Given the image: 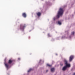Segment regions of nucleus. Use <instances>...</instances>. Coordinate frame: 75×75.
Segmentation results:
<instances>
[{"instance_id":"f257e3e1","label":"nucleus","mask_w":75,"mask_h":75,"mask_svg":"<svg viewBox=\"0 0 75 75\" xmlns=\"http://www.w3.org/2000/svg\"><path fill=\"white\" fill-rule=\"evenodd\" d=\"M63 13H64V9L62 8H60L59 9L57 15L56 16V17H54L53 18L54 21H55L57 19L59 18V17L63 14Z\"/></svg>"},{"instance_id":"f03ea898","label":"nucleus","mask_w":75,"mask_h":75,"mask_svg":"<svg viewBox=\"0 0 75 75\" xmlns=\"http://www.w3.org/2000/svg\"><path fill=\"white\" fill-rule=\"evenodd\" d=\"M64 62H65L66 65L65 66L67 68H69L71 67V65L69 64H68V61L65 59L64 60Z\"/></svg>"},{"instance_id":"7ed1b4c3","label":"nucleus","mask_w":75,"mask_h":75,"mask_svg":"<svg viewBox=\"0 0 75 75\" xmlns=\"http://www.w3.org/2000/svg\"><path fill=\"white\" fill-rule=\"evenodd\" d=\"M25 25L24 24H21V25L20 29L21 31H24V28H25Z\"/></svg>"},{"instance_id":"20e7f679","label":"nucleus","mask_w":75,"mask_h":75,"mask_svg":"<svg viewBox=\"0 0 75 75\" xmlns=\"http://www.w3.org/2000/svg\"><path fill=\"white\" fill-rule=\"evenodd\" d=\"M4 61L5 62L4 63V64H5L6 67V68L7 70H8V69L10 68V67H9V64L7 63H6V59H5Z\"/></svg>"},{"instance_id":"39448f33","label":"nucleus","mask_w":75,"mask_h":75,"mask_svg":"<svg viewBox=\"0 0 75 75\" xmlns=\"http://www.w3.org/2000/svg\"><path fill=\"white\" fill-rule=\"evenodd\" d=\"M74 33L75 32H71V35L70 36H69L68 38H68V39H69V40L71 39V38H72V37L74 36Z\"/></svg>"},{"instance_id":"423d86ee","label":"nucleus","mask_w":75,"mask_h":75,"mask_svg":"<svg viewBox=\"0 0 75 75\" xmlns=\"http://www.w3.org/2000/svg\"><path fill=\"white\" fill-rule=\"evenodd\" d=\"M74 58V55H71L69 59L70 62L72 61V59Z\"/></svg>"},{"instance_id":"0eeeda50","label":"nucleus","mask_w":75,"mask_h":75,"mask_svg":"<svg viewBox=\"0 0 75 75\" xmlns=\"http://www.w3.org/2000/svg\"><path fill=\"white\" fill-rule=\"evenodd\" d=\"M67 67L65 66L63 67L62 69V70H63V71H65V70L67 69Z\"/></svg>"},{"instance_id":"6e6552de","label":"nucleus","mask_w":75,"mask_h":75,"mask_svg":"<svg viewBox=\"0 0 75 75\" xmlns=\"http://www.w3.org/2000/svg\"><path fill=\"white\" fill-rule=\"evenodd\" d=\"M22 16L24 17H25H25H26V16H27L26 14H25V13H23V14Z\"/></svg>"},{"instance_id":"1a4fd4ad","label":"nucleus","mask_w":75,"mask_h":75,"mask_svg":"<svg viewBox=\"0 0 75 75\" xmlns=\"http://www.w3.org/2000/svg\"><path fill=\"white\" fill-rule=\"evenodd\" d=\"M37 15L39 17L40 16H41V13L39 12L37 13Z\"/></svg>"},{"instance_id":"9d476101","label":"nucleus","mask_w":75,"mask_h":75,"mask_svg":"<svg viewBox=\"0 0 75 75\" xmlns=\"http://www.w3.org/2000/svg\"><path fill=\"white\" fill-rule=\"evenodd\" d=\"M12 62H13V61L12 60H10L9 61V62H8L9 64H11V63H12Z\"/></svg>"},{"instance_id":"9b49d317","label":"nucleus","mask_w":75,"mask_h":75,"mask_svg":"<svg viewBox=\"0 0 75 75\" xmlns=\"http://www.w3.org/2000/svg\"><path fill=\"white\" fill-rule=\"evenodd\" d=\"M55 71V68H52L51 69V72H54Z\"/></svg>"},{"instance_id":"f8f14e48","label":"nucleus","mask_w":75,"mask_h":75,"mask_svg":"<svg viewBox=\"0 0 75 75\" xmlns=\"http://www.w3.org/2000/svg\"><path fill=\"white\" fill-rule=\"evenodd\" d=\"M58 24H59V25H61L62 23L60 21H58Z\"/></svg>"},{"instance_id":"ddd939ff","label":"nucleus","mask_w":75,"mask_h":75,"mask_svg":"<svg viewBox=\"0 0 75 75\" xmlns=\"http://www.w3.org/2000/svg\"><path fill=\"white\" fill-rule=\"evenodd\" d=\"M47 66L49 67H51L52 66L51 65H50V64H47Z\"/></svg>"},{"instance_id":"4468645a","label":"nucleus","mask_w":75,"mask_h":75,"mask_svg":"<svg viewBox=\"0 0 75 75\" xmlns=\"http://www.w3.org/2000/svg\"><path fill=\"white\" fill-rule=\"evenodd\" d=\"M33 70V69H30L28 71V72H30V71H31Z\"/></svg>"},{"instance_id":"2eb2a0df","label":"nucleus","mask_w":75,"mask_h":75,"mask_svg":"<svg viewBox=\"0 0 75 75\" xmlns=\"http://www.w3.org/2000/svg\"><path fill=\"white\" fill-rule=\"evenodd\" d=\"M64 38H65V37L63 36L61 38V39H64Z\"/></svg>"},{"instance_id":"dca6fc26","label":"nucleus","mask_w":75,"mask_h":75,"mask_svg":"<svg viewBox=\"0 0 75 75\" xmlns=\"http://www.w3.org/2000/svg\"><path fill=\"white\" fill-rule=\"evenodd\" d=\"M48 37H51V35H50V34H48Z\"/></svg>"},{"instance_id":"f3484780","label":"nucleus","mask_w":75,"mask_h":75,"mask_svg":"<svg viewBox=\"0 0 75 75\" xmlns=\"http://www.w3.org/2000/svg\"><path fill=\"white\" fill-rule=\"evenodd\" d=\"M18 60H20V58H18Z\"/></svg>"},{"instance_id":"a211bd4d","label":"nucleus","mask_w":75,"mask_h":75,"mask_svg":"<svg viewBox=\"0 0 75 75\" xmlns=\"http://www.w3.org/2000/svg\"><path fill=\"white\" fill-rule=\"evenodd\" d=\"M47 4H49V3L48 2H46Z\"/></svg>"},{"instance_id":"6ab92c4d","label":"nucleus","mask_w":75,"mask_h":75,"mask_svg":"<svg viewBox=\"0 0 75 75\" xmlns=\"http://www.w3.org/2000/svg\"><path fill=\"white\" fill-rule=\"evenodd\" d=\"M48 70H47L46 71V72H48Z\"/></svg>"},{"instance_id":"aec40b11","label":"nucleus","mask_w":75,"mask_h":75,"mask_svg":"<svg viewBox=\"0 0 75 75\" xmlns=\"http://www.w3.org/2000/svg\"><path fill=\"white\" fill-rule=\"evenodd\" d=\"M41 61V60H40L39 62H40Z\"/></svg>"},{"instance_id":"412c9836","label":"nucleus","mask_w":75,"mask_h":75,"mask_svg":"<svg viewBox=\"0 0 75 75\" xmlns=\"http://www.w3.org/2000/svg\"><path fill=\"white\" fill-rule=\"evenodd\" d=\"M58 38H57V40H58Z\"/></svg>"},{"instance_id":"4be33fe9","label":"nucleus","mask_w":75,"mask_h":75,"mask_svg":"<svg viewBox=\"0 0 75 75\" xmlns=\"http://www.w3.org/2000/svg\"><path fill=\"white\" fill-rule=\"evenodd\" d=\"M73 75H75V73Z\"/></svg>"},{"instance_id":"5701e85b","label":"nucleus","mask_w":75,"mask_h":75,"mask_svg":"<svg viewBox=\"0 0 75 75\" xmlns=\"http://www.w3.org/2000/svg\"><path fill=\"white\" fill-rule=\"evenodd\" d=\"M56 55H58V54H56Z\"/></svg>"},{"instance_id":"b1692460","label":"nucleus","mask_w":75,"mask_h":75,"mask_svg":"<svg viewBox=\"0 0 75 75\" xmlns=\"http://www.w3.org/2000/svg\"><path fill=\"white\" fill-rule=\"evenodd\" d=\"M61 65H62V64H61Z\"/></svg>"}]
</instances>
